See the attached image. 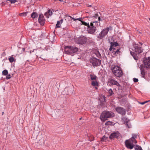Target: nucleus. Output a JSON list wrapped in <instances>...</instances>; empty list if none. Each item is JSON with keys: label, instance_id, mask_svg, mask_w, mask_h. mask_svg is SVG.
I'll return each mask as SVG.
<instances>
[{"label": "nucleus", "instance_id": "nucleus-23", "mask_svg": "<svg viewBox=\"0 0 150 150\" xmlns=\"http://www.w3.org/2000/svg\"><path fill=\"white\" fill-rule=\"evenodd\" d=\"M52 14V12L51 11L50 9H49L45 13V15L47 16V17L48 18L49 16H47V15L51 16Z\"/></svg>", "mask_w": 150, "mask_h": 150}, {"label": "nucleus", "instance_id": "nucleus-46", "mask_svg": "<svg viewBox=\"0 0 150 150\" xmlns=\"http://www.w3.org/2000/svg\"><path fill=\"white\" fill-rule=\"evenodd\" d=\"M88 6V7H91V6L90 5H89Z\"/></svg>", "mask_w": 150, "mask_h": 150}, {"label": "nucleus", "instance_id": "nucleus-15", "mask_svg": "<svg viewBox=\"0 0 150 150\" xmlns=\"http://www.w3.org/2000/svg\"><path fill=\"white\" fill-rule=\"evenodd\" d=\"M120 133L118 132L111 133L109 136L110 139H113L115 138H117L120 135Z\"/></svg>", "mask_w": 150, "mask_h": 150}, {"label": "nucleus", "instance_id": "nucleus-29", "mask_svg": "<svg viewBox=\"0 0 150 150\" xmlns=\"http://www.w3.org/2000/svg\"><path fill=\"white\" fill-rule=\"evenodd\" d=\"M2 74L4 75H7L8 74V71L7 70L5 69L3 71Z\"/></svg>", "mask_w": 150, "mask_h": 150}, {"label": "nucleus", "instance_id": "nucleus-33", "mask_svg": "<svg viewBox=\"0 0 150 150\" xmlns=\"http://www.w3.org/2000/svg\"><path fill=\"white\" fill-rule=\"evenodd\" d=\"M107 137L105 136H103L101 139V141L103 142L105 141Z\"/></svg>", "mask_w": 150, "mask_h": 150}, {"label": "nucleus", "instance_id": "nucleus-14", "mask_svg": "<svg viewBox=\"0 0 150 150\" xmlns=\"http://www.w3.org/2000/svg\"><path fill=\"white\" fill-rule=\"evenodd\" d=\"M87 41L86 37L83 36L78 39V42L81 44H83L85 43Z\"/></svg>", "mask_w": 150, "mask_h": 150}, {"label": "nucleus", "instance_id": "nucleus-35", "mask_svg": "<svg viewBox=\"0 0 150 150\" xmlns=\"http://www.w3.org/2000/svg\"><path fill=\"white\" fill-rule=\"evenodd\" d=\"M19 15L21 16H25L26 15V12H23L19 14Z\"/></svg>", "mask_w": 150, "mask_h": 150}, {"label": "nucleus", "instance_id": "nucleus-24", "mask_svg": "<svg viewBox=\"0 0 150 150\" xmlns=\"http://www.w3.org/2000/svg\"><path fill=\"white\" fill-rule=\"evenodd\" d=\"M90 79L91 80H96L97 78V76L91 74L90 75Z\"/></svg>", "mask_w": 150, "mask_h": 150}, {"label": "nucleus", "instance_id": "nucleus-30", "mask_svg": "<svg viewBox=\"0 0 150 150\" xmlns=\"http://www.w3.org/2000/svg\"><path fill=\"white\" fill-rule=\"evenodd\" d=\"M136 150H143L141 147L137 145V147L135 148Z\"/></svg>", "mask_w": 150, "mask_h": 150}, {"label": "nucleus", "instance_id": "nucleus-26", "mask_svg": "<svg viewBox=\"0 0 150 150\" xmlns=\"http://www.w3.org/2000/svg\"><path fill=\"white\" fill-rule=\"evenodd\" d=\"M91 84L92 86H98V83L96 81H92Z\"/></svg>", "mask_w": 150, "mask_h": 150}, {"label": "nucleus", "instance_id": "nucleus-43", "mask_svg": "<svg viewBox=\"0 0 150 150\" xmlns=\"http://www.w3.org/2000/svg\"><path fill=\"white\" fill-rule=\"evenodd\" d=\"M35 50V49H34V50H33V51H32V50H30V54H31V53H32L34 52V51Z\"/></svg>", "mask_w": 150, "mask_h": 150}, {"label": "nucleus", "instance_id": "nucleus-34", "mask_svg": "<svg viewBox=\"0 0 150 150\" xmlns=\"http://www.w3.org/2000/svg\"><path fill=\"white\" fill-rule=\"evenodd\" d=\"M7 1H10L11 4H14L17 1V0H8Z\"/></svg>", "mask_w": 150, "mask_h": 150}, {"label": "nucleus", "instance_id": "nucleus-3", "mask_svg": "<svg viewBox=\"0 0 150 150\" xmlns=\"http://www.w3.org/2000/svg\"><path fill=\"white\" fill-rule=\"evenodd\" d=\"M64 51L67 54L72 55L77 52L78 49L76 47L71 46H66L64 48Z\"/></svg>", "mask_w": 150, "mask_h": 150}, {"label": "nucleus", "instance_id": "nucleus-12", "mask_svg": "<svg viewBox=\"0 0 150 150\" xmlns=\"http://www.w3.org/2000/svg\"><path fill=\"white\" fill-rule=\"evenodd\" d=\"M38 21L41 25H44L45 18L42 14H40L39 15Z\"/></svg>", "mask_w": 150, "mask_h": 150}, {"label": "nucleus", "instance_id": "nucleus-7", "mask_svg": "<svg viewBox=\"0 0 150 150\" xmlns=\"http://www.w3.org/2000/svg\"><path fill=\"white\" fill-rule=\"evenodd\" d=\"M125 142L126 147L130 149H132L133 148L134 146V144H136L130 139L126 140Z\"/></svg>", "mask_w": 150, "mask_h": 150}, {"label": "nucleus", "instance_id": "nucleus-10", "mask_svg": "<svg viewBox=\"0 0 150 150\" xmlns=\"http://www.w3.org/2000/svg\"><path fill=\"white\" fill-rule=\"evenodd\" d=\"M144 67L147 68H150V57L146 58L144 60Z\"/></svg>", "mask_w": 150, "mask_h": 150}, {"label": "nucleus", "instance_id": "nucleus-32", "mask_svg": "<svg viewBox=\"0 0 150 150\" xmlns=\"http://www.w3.org/2000/svg\"><path fill=\"white\" fill-rule=\"evenodd\" d=\"M9 62H11L12 63L14 61V58L13 57H11L9 58Z\"/></svg>", "mask_w": 150, "mask_h": 150}, {"label": "nucleus", "instance_id": "nucleus-16", "mask_svg": "<svg viewBox=\"0 0 150 150\" xmlns=\"http://www.w3.org/2000/svg\"><path fill=\"white\" fill-rule=\"evenodd\" d=\"M137 134H132V137L129 139L133 141L134 143H137V141L135 139L137 138Z\"/></svg>", "mask_w": 150, "mask_h": 150}, {"label": "nucleus", "instance_id": "nucleus-28", "mask_svg": "<svg viewBox=\"0 0 150 150\" xmlns=\"http://www.w3.org/2000/svg\"><path fill=\"white\" fill-rule=\"evenodd\" d=\"M108 91V93L109 94V96H111L114 94V93L111 88H110Z\"/></svg>", "mask_w": 150, "mask_h": 150}, {"label": "nucleus", "instance_id": "nucleus-36", "mask_svg": "<svg viewBox=\"0 0 150 150\" xmlns=\"http://www.w3.org/2000/svg\"><path fill=\"white\" fill-rule=\"evenodd\" d=\"M11 76L10 74H8V75L7 74L6 76V79H10L11 78Z\"/></svg>", "mask_w": 150, "mask_h": 150}, {"label": "nucleus", "instance_id": "nucleus-25", "mask_svg": "<svg viewBox=\"0 0 150 150\" xmlns=\"http://www.w3.org/2000/svg\"><path fill=\"white\" fill-rule=\"evenodd\" d=\"M91 17H94L95 18H98V21H102V20H101L100 17L99 16L98 13L96 14L94 16H91Z\"/></svg>", "mask_w": 150, "mask_h": 150}, {"label": "nucleus", "instance_id": "nucleus-13", "mask_svg": "<svg viewBox=\"0 0 150 150\" xmlns=\"http://www.w3.org/2000/svg\"><path fill=\"white\" fill-rule=\"evenodd\" d=\"M133 48L134 49H133V50H134L136 53L137 54H140L142 52V50L141 47L136 45Z\"/></svg>", "mask_w": 150, "mask_h": 150}, {"label": "nucleus", "instance_id": "nucleus-42", "mask_svg": "<svg viewBox=\"0 0 150 150\" xmlns=\"http://www.w3.org/2000/svg\"><path fill=\"white\" fill-rule=\"evenodd\" d=\"M70 17L71 18V19L73 20L74 21H76V19L74 18L71 17V16H70Z\"/></svg>", "mask_w": 150, "mask_h": 150}, {"label": "nucleus", "instance_id": "nucleus-22", "mask_svg": "<svg viewBox=\"0 0 150 150\" xmlns=\"http://www.w3.org/2000/svg\"><path fill=\"white\" fill-rule=\"evenodd\" d=\"M94 54L98 58H100L101 57V55L98 50L96 51L94 53Z\"/></svg>", "mask_w": 150, "mask_h": 150}, {"label": "nucleus", "instance_id": "nucleus-11", "mask_svg": "<svg viewBox=\"0 0 150 150\" xmlns=\"http://www.w3.org/2000/svg\"><path fill=\"white\" fill-rule=\"evenodd\" d=\"M108 84L110 86L115 85L117 86H120V84L117 81L112 79H109Z\"/></svg>", "mask_w": 150, "mask_h": 150}, {"label": "nucleus", "instance_id": "nucleus-38", "mask_svg": "<svg viewBox=\"0 0 150 150\" xmlns=\"http://www.w3.org/2000/svg\"><path fill=\"white\" fill-rule=\"evenodd\" d=\"M112 124V123L110 121H108L105 123V125H111Z\"/></svg>", "mask_w": 150, "mask_h": 150}, {"label": "nucleus", "instance_id": "nucleus-44", "mask_svg": "<svg viewBox=\"0 0 150 150\" xmlns=\"http://www.w3.org/2000/svg\"><path fill=\"white\" fill-rule=\"evenodd\" d=\"M25 49L24 48H23L22 49V50L23 51H25Z\"/></svg>", "mask_w": 150, "mask_h": 150}, {"label": "nucleus", "instance_id": "nucleus-9", "mask_svg": "<svg viewBox=\"0 0 150 150\" xmlns=\"http://www.w3.org/2000/svg\"><path fill=\"white\" fill-rule=\"evenodd\" d=\"M110 46L109 49V50L112 52L114 50H116V47L118 46V44L117 42H111L110 43Z\"/></svg>", "mask_w": 150, "mask_h": 150}, {"label": "nucleus", "instance_id": "nucleus-5", "mask_svg": "<svg viewBox=\"0 0 150 150\" xmlns=\"http://www.w3.org/2000/svg\"><path fill=\"white\" fill-rule=\"evenodd\" d=\"M110 26L103 29L99 35L97 36V38L99 39H102L105 37L108 34Z\"/></svg>", "mask_w": 150, "mask_h": 150}, {"label": "nucleus", "instance_id": "nucleus-2", "mask_svg": "<svg viewBox=\"0 0 150 150\" xmlns=\"http://www.w3.org/2000/svg\"><path fill=\"white\" fill-rule=\"evenodd\" d=\"M114 116V113L112 112L105 111L101 113L100 118L102 121H105L108 118L112 117Z\"/></svg>", "mask_w": 150, "mask_h": 150}, {"label": "nucleus", "instance_id": "nucleus-20", "mask_svg": "<svg viewBox=\"0 0 150 150\" xmlns=\"http://www.w3.org/2000/svg\"><path fill=\"white\" fill-rule=\"evenodd\" d=\"M130 53L131 55L133 56L134 59L137 60L138 59L137 55L136 54L132 51H130Z\"/></svg>", "mask_w": 150, "mask_h": 150}, {"label": "nucleus", "instance_id": "nucleus-27", "mask_svg": "<svg viewBox=\"0 0 150 150\" xmlns=\"http://www.w3.org/2000/svg\"><path fill=\"white\" fill-rule=\"evenodd\" d=\"M122 120L123 121L125 122V123H126V124L127 123H128L129 120L127 118L125 117H123L122 118Z\"/></svg>", "mask_w": 150, "mask_h": 150}, {"label": "nucleus", "instance_id": "nucleus-8", "mask_svg": "<svg viewBox=\"0 0 150 150\" xmlns=\"http://www.w3.org/2000/svg\"><path fill=\"white\" fill-rule=\"evenodd\" d=\"M115 110L118 113L122 115H124L126 113L125 109L121 107H117L115 108Z\"/></svg>", "mask_w": 150, "mask_h": 150}, {"label": "nucleus", "instance_id": "nucleus-17", "mask_svg": "<svg viewBox=\"0 0 150 150\" xmlns=\"http://www.w3.org/2000/svg\"><path fill=\"white\" fill-rule=\"evenodd\" d=\"M120 49H116V50L112 52L113 54L115 56H117V54H119L120 53V51H119Z\"/></svg>", "mask_w": 150, "mask_h": 150}, {"label": "nucleus", "instance_id": "nucleus-37", "mask_svg": "<svg viewBox=\"0 0 150 150\" xmlns=\"http://www.w3.org/2000/svg\"><path fill=\"white\" fill-rule=\"evenodd\" d=\"M127 127L128 128H130L132 127V125L130 124L129 123H127L126 124Z\"/></svg>", "mask_w": 150, "mask_h": 150}, {"label": "nucleus", "instance_id": "nucleus-1", "mask_svg": "<svg viewBox=\"0 0 150 150\" xmlns=\"http://www.w3.org/2000/svg\"><path fill=\"white\" fill-rule=\"evenodd\" d=\"M100 23L98 21H93L90 23L89 27L87 28V31L89 34L94 35L97 30V27L100 25Z\"/></svg>", "mask_w": 150, "mask_h": 150}, {"label": "nucleus", "instance_id": "nucleus-18", "mask_svg": "<svg viewBox=\"0 0 150 150\" xmlns=\"http://www.w3.org/2000/svg\"><path fill=\"white\" fill-rule=\"evenodd\" d=\"M63 21V19H62L60 21H57V23L56 24V27L60 28L61 25V24L62 23Z\"/></svg>", "mask_w": 150, "mask_h": 150}, {"label": "nucleus", "instance_id": "nucleus-31", "mask_svg": "<svg viewBox=\"0 0 150 150\" xmlns=\"http://www.w3.org/2000/svg\"><path fill=\"white\" fill-rule=\"evenodd\" d=\"M141 73L142 76H144L145 75V72L144 70L142 69H141Z\"/></svg>", "mask_w": 150, "mask_h": 150}, {"label": "nucleus", "instance_id": "nucleus-6", "mask_svg": "<svg viewBox=\"0 0 150 150\" xmlns=\"http://www.w3.org/2000/svg\"><path fill=\"white\" fill-rule=\"evenodd\" d=\"M95 55L90 59L89 61L92 64L93 67H97L100 65L101 64V61L96 57H94Z\"/></svg>", "mask_w": 150, "mask_h": 150}, {"label": "nucleus", "instance_id": "nucleus-39", "mask_svg": "<svg viewBox=\"0 0 150 150\" xmlns=\"http://www.w3.org/2000/svg\"><path fill=\"white\" fill-rule=\"evenodd\" d=\"M133 81L134 82H137L138 81V79L136 78H133Z\"/></svg>", "mask_w": 150, "mask_h": 150}, {"label": "nucleus", "instance_id": "nucleus-40", "mask_svg": "<svg viewBox=\"0 0 150 150\" xmlns=\"http://www.w3.org/2000/svg\"><path fill=\"white\" fill-rule=\"evenodd\" d=\"M150 101V100H148V101H144V102H143L140 103H139L140 104H142V105H144V104H145V103H147L148 102Z\"/></svg>", "mask_w": 150, "mask_h": 150}, {"label": "nucleus", "instance_id": "nucleus-49", "mask_svg": "<svg viewBox=\"0 0 150 150\" xmlns=\"http://www.w3.org/2000/svg\"><path fill=\"white\" fill-rule=\"evenodd\" d=\"M149 20L150 21V18H149Z\"/></svg>", "mask_w": 150, "mask_h": 150}, {"label": "nucleus", "instance_id": "nucleus-4", "mask_svg": "<svg viewBox=\"0 0 150 150\" xmlns=\"http://www.w3.org/2000/svg\"><path fill=\"white\" fill-rule=\"evenodd\" d=\"M112 71L115 76L119 77L122 76L123 74L121 68L118 66L114 67Z\"/></svg>", "mask_w": 150, "mask_h": 150}, {"label": "nucleus", "instance_id": "nucleus-41", "mask_svg": "<svg viewBox=\"0 0 150 150\" xmlns=\"http://www.w3.org/2000/svg\"><path fill=\"white\" fill-rule=\"evenodd\" d=\"M81 19H82V18H76V20H78V21H80L81 22V21H82L81 20Z\"/></svg>", "mask_w": 150, "mask_h": 150}, {"label": "nucleus", "instance_id": "nucleus-48", "mask_svg": "<svg viewBox=\"0 0 150 150\" xmlns=\"http://www.w3.org/2000/svg\"><path fill=\"white\" fill-rule=\"evenodd\" d=\"M82 119V118H79L80 120H81Z\"/></svg>", "mask_w": 150, "mask_h": 150}, {"label": "nucleus", "instance_id": "nucleus-45", "mask_svg": "<svg viewBox=\"0 0 150 150\" xmlns=\"http://www.w3.org/2000/svg\"><path fill=\"white\" fill-rule=\"evenodd\" d=\"M139 43L141 45H142L143 44V43L141 42H139Z\"/></svg>", "mask_w": 150, "mask_h": 150}, {"label": "nucleus", "instance_id": "nucleus-19", "mask_svg": "<svg viewBox=\"0 0 150 150\" xmlns=\"http://www.w3.org/2000/svg\"><path fill=\"white\" fill-rule=\"evenodd\" d=\"M81 23L82 25H85L87 28H88L89 27L90 24H89V23H87L83 21H81Z\"/></svg>", "mask_w": 150, "mask_h": 150}, {"label": "nucleus", "instance_id": "nucleus-47", "mask_svg": "<svg viewBox=\"0 0 150 150\" xmlns=\"http://www.w3.org/2000/svg\"><path fill=\"white\" fill-rule=\"evenodd\" d=\"M4 112H2V115H4Z\"/></svg>", "mask_w": 150, "mask_h": 150}, {"label": "nucleus", "instance_id": "nucleus-21", "mask_svg": "<svg viewBox=\"0 0 150 150\" xmlns=\"http://www.w3.org/2000/svg\"><path fill=\"white\" fill-rule=\"evenodd\" d=\"M38 16V14L36 12H33L31 14V17L33 18H37Z\"/></svg>", "mask_w": 150, "mask_h": 150}]
</instances>
